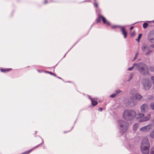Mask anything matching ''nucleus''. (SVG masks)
<instances>
[{
  "instance_id": "nucleus-30",
  "label": "nucleus",
  "mask_w": 154,
  "mask_h": 154,
  "mask_svg": "<svg viewBox=\"0 0 154 154\" xmlns=\"http://www.w3.org/2000/svg\"><path fill=\"white\" fill-rule=\"evenodd\" d=\"M151 79L152 83L154 85V76H152L151 77Z\"/></svg>"
},
{
  "instance_id": "nucleus-1",
  "label": "nucleus",
  "mask_w": 154,
  "mask_h": 154,
  "mask_svg": "<svg viewBox=\"0 0 154 154\" xmlns=\"http://www.w3.org/2000/svg\"><path fill=\"white\" fill-rule=\"evenodd\" d=\"M136 115V112L134 110L130 109L125 110L122 114L124 119L127 121L133 120Z\"/></svg>"
},
{
  "instance_id": "nucleus-4",
  "label": "nucleus",
  "mask_w": 154,
  "mask_h": 154,
  "mask_svg": "<svg viewBox=\"0 0 154 154\" xmlns=\"http://www.w3.org/2000/svg\"><path fill=\"white\" fill-rule=\"evenodd\" d=\"M118 126L120 130V132L123 134L128 130L129 126V124L127 122L122 120L117 121Z\"/></svg>"
},
{
  "instance_id": "nucleus-15",
  "label": "nucleus",
  "mask_w": 154,
  "mask_h": 154,
  "mask_svg": "<svg viewBox=\"0 0 154 154\" xmlns=\"http://www.w3.org/2000/svg\"><path fill=\"white\" fill-rule=\"evenodd\" d=\"M138 125L136 123L135 124H134V125L133 126V130L135 131H136L138 127Z\"/></svg>"
},
{
  "instance_id": "nucleus-31",
  "label": "nucleus",
  "mask_w": 154,
  "mask_h": 154,
  "mask_svg": "<svg viewBox=\"0 0 154 154\" xmlns=\"http://www.w3.org/2000/svg\"><path fill=\"white\" fill-rule=\"evenodd\" d=\"M121 92V91L119 90H117L116 91V95L117 94H119V93H120Z\"/></svg>"
},
{
  "instance_id": "nucleus-2",
  "label": "nucleus",
  "mask_w": 154,
  "mask_h": 154,
  "mask_svg": "<svg viewBox=\"0 0 154 154\" xmlns=\"http://www.w3.org/2000/svg\"><path fill=\"white\" fill-rule=\"evenodd\" d=\"M136 65V69L142 75H144L149 74L148 67L144 63L141 62L138 63H134Z\"/></svg>"
},
{
  "instance_id": "nucleus-7",
  "label": "nucleus",
  "mask_w": 154,
  "mask_h": 154,
  "mask_svg": "<svg viewBox=\"0 0 154 154\" xmlns=\"http://www.w3.org/2000/svg\"><path fill=\"white\" fill-rule=\"evenodd\" d=\"M153 127V125L150 124L141 127L140 128V130L141 132H147L149 131L150 130L152 129Z\"/></svg>"
},
{
  "instance_id": "nucleus-41",
  "label": "nucleus",
  "mask_w": 154,
  "mask_h": 154,
  "mask_svg": "<svg viewBox=\"0 0 154 154\" xmlns=\"http://www.w3.org/2000/svg\"><path fill=\"white\" fill-rule=\"evenodd\" d=\"M48 3L47 2V1H45L44 2L45 4H46Z\"/></svg>"
},
{
  "instance_id": "nucleus-29",
  "label": "nucleus",
  "mask_w": 154,
  "mask_h": 154,
  "mask_svg": "<svg viewBox=\"0 0 154 154\" xmlns=\"http://www.w3.org/2000/svg\"><path fill=\"white\" fill-rule=\"evenodd\" d=\"M116 95L115 93L112 94L110 95V97L111 98H114Z\"/></svg>"
},
{
  "instance_id": "nucleus-36",
  "label": "nucleus",
  "mask_w": 154,
  "mask_h": 154,
  "mask_svg": "<svg viewBox=\"0 0 154 154\" xmlns=\"http://www.w3.org/2000/svg\"><path fill=\"white\" fill-rule=\"evenodd\" d=\"M48 73L51 75H52L54 74V73L51 72H48Z\"/></svg>"
},
{
  "instance_id": "nucleus-43",
  "label": "nucleus",
  "mask_w": 154,
  "mask_h": 154,
  "mask_svg": "<svg viewBox=\"0 0 154 154\" xmlns=\"http://www.w3.org/2000/svg\"><path fill=\"white\" fill-rule=\"evenodd\" d=\"M57 78H59V79H61V78H60V77H58Z\"/></svg>"
},
{
  "instance_id": "nucleus-17",
  "label": "nucleus",
  "mask_w": 154,
  "mask_h": 154,
  "mask_svg": "<svg viewBox=\"0 0 154 154\" xmlns=\"http://www.w3.org/2000/svg\"><path fill=\"white\" fill-rule=\"evenodd\" d=\"M11 69H1L0 70L2 72H5V71H9L10 70H11Z\"/></svg>"
},
{
  "instance_id": "nucleus-6",
  "label": "nucleus",
  "mask_w": 154,
  "mask_h": 154,
  "mask_svg": "<svg viewBox=\"0 0 154 154\" xmlns=\"http://www.w3.org/2000/svg\"><path fill=\"white\" fill-rule=\"evenodd\" d=\"M150 115L148 116H145L144 115L143 113H138L137 116V119H139L138 121L140 122H145L149 120L150 119Z\"/></svg>"
},
{
  "instance_id": "nucleus-42",
  "label": "nucleus",
  "mask_w": 154,
  "mask_h": 154,
  "mask_svg": "<svg viewBox=\"0 0 154 154\" xmlns=\"http://www.w3.org/2000/svg\"><path fill=\"white\" fill-rule=\"evenodd\" d=\"M53 75H54V76H55V77H56V75H55V74H54H54H53Z\"/></svg>"
},
{
  "instance_id": "nucleus-20",
  "label": "nucleus",
  "mask_w": 154,
  "mask_h": 154,
  "mask_svg": "<svg viewBox=\"0 0 154 154\" xmlns=\"http://www.w3.org/2000/svg\"><path fill=\"white\" fill-rule=\"evenodd\" d=\"M142 36V34H140L139 35L138 38L137 39H136V41H137L138 42H139L140 41V39L141 38V36Z\"/></svg>"
},
{
  "instance_id": "nucleus-10",
  "label": "nucleus",
  "mask_w": 154,
  "mask_h": 154,
  "mask_svg": "<svg viewBox=\"0 0 154 154\" xmlns=\"http://www.w3.org/2000/svg\"><path fill=\"white\" fill-rule=\"evenodd\" d=\"M149 108V106L147 104H143L140 107L141 112L142 113H145L148 111Z\"/></svg>"
},
{
  "instance_id": "nucleus-22",
  "label": "nucleus",
  "mask_w": 154,
  "mask_h": 154,
  "mask_svg": "<svg viewBox=\"0 0 154 154\" xmlns=\"http://www.w3.org/2000/svg\"><path fill=\"white\" fill-rule=\"evenodd\" d=\"M150 70L152 72H154V67L153 66H150L149 67Z\"/></svg>"
},
{
  "instance_id": "nucleus-35",
  "label": "nucleus",
  "mask_w": 154,
  "mask_h": 154,
  "mask_svg": "<svg viewBox=\"0 0 154 154\" xmlns=\"http://www.w3.org/2000/svg\"><path fill=\"white\" fill-rule=\"evenodd\" d=\"M94 5L95 6H96V7H98V4L97 3H95L94 4Z\"/></svg>"
},
{
  "instance_id": "nucleus-13",
  "label": "nucleus",
  "mask_w": 154,
  "mask_h": 154,
  "mask_svg": "<svg viewBox=\"0 0 154 154\" xmlns=\"http://www.w3.org/2000/svg\"><path fill=\"white\" fill-rule=\"evenodd\" d=\"M135 96L136 99L138 100H140L142 97V96L141 95L138 94H135Z\"/></svg>"
},
{
  "instance_id": "nucleus-47",
  "label": "nucleus",
  "mask_w": 154,
  "mask_h": 154,
  "mask_svg": "<svg viewBox=\"0 0 154 154\" xmlns=\"http://www.w3.org/2000/svg\"><path fill=\"white\" fill-rule=\"evenodd\" d=\"M136 23H135L134 24H136Z\"/></svg>"
},
{
  "instance_id": "nucleus-44",
  "label": "nucleus",
  "mask_w": 154,
  "mask_h": 154,
  "mask_svg": "<svg viewBox=\"0 0 154 154\" xmlns=\"http://www.w3.org/2000/svg\"><path fill=\"white\" fill-rule=\"evenodd\" d=\"M48 71H45V72H46V73H48Z\"/></svg>"
},
{
  "instance_id": "nucleus-19",
  "label": "nucleus",
  "mask_w": 154,
  "mask_h": 154,
  "mask_svg": "<svg viewBox=\"0 0 154 154\" xmlns=\"http://www.w3.org/2000/svg\"><path fill=\"white\" fill-rule=\"evenodd\" d=\"M133 148V146L128 144V146L127 147V148L130 150L132 151V150Z\"/></svg>"
},
{
  "instance_id": "nucleus-14",
  "label": "nucleus",
  "mask_w": 154,
  "mask_h": 154,
  "mask_svg": "<svg viewBox=\"0 0 154 154\" xmlns=\"http://www.w3.org/2000/svg\"><path fill=\"white\" fill-rule=\"evenodd\" d=\"M147 48V46L145 44H144L142 45V50L143 52H144L146 50Z\"/></svg>"
},
{
  "instance_id": "nucleus-23",
  "label": "nucleus",
  "mask_w": 154,
  "mask_h": 154,
  "mask_svg": "<svg viewBox=\"0 0 154 154\" xmlns=\"http://www.w3.org/2000/svg\"><path fill=\"white\" fill-rule=\"evenodd\" d=\"M151 108L153 110H154V103H152L150 104Z\"/></svg>"
},
{
  "instance_id": "nucleus-24",
  "label": "nucleus",
  "mask_w": 154,
  "mask_h": 154,
  "mask_svg": "<svg viewBox=\"0 0 154 154\" xmlns=\"http://www.w3.org/2000/svg\"><path fill=\"white\" fill-rule=\"evenodd\" d=\"M148 26V24L147 23H144L143 24V27L144 28H146Z\"/></svg>"
},
{
  "instance_id": "nucleus-28",
  "label": "nucleus",
  "mask_w": 154,
  "mask_h": 154,
  "mask_svg": "<svg viewBox=\"0 0 154 154\" xmlns=\"http://www.w3.org/2000/svg\"><path fill=\"white\" fill-rule=\"evenodd\" d=\"M121 26H119L114 25L112 26V28L114 29L116 28L119 27L120 28Z\"/></svg>"
},
{
  "instance_id": "nucleus-27",
  "label": "nucleus",
  "mask_w": 154,
  "mask_h": 154,
  "mask_svg": "<svg viewBox=\"0 0 154 154\" xmlns=\"http://www.w3.org/2000/svg\"><path fill=\"white\" fill-rule=\"evenodd\" d=\"M152 52V50H149L148 52H147L146 54V55H149Z\"/></svg>"
},
{
  "instance_id": "nucleus-5",
  "label": "nucleus",
  "mask_w": 154,
  "mask_h": 154,
  "mask_svg": "<svg viewBox=\"0 0 154 154\" xmlns=\"http://www.w3.org/2000/svg\"><path fill=\"white\" fill-rule=\"evenodd\" d=\"M141 83L143 88L146 91L149 89L151 87V84L148 78L143 79Z\"/></svg>"
},
{
  "instance_id": "nucleus-38",
  "label": "nucleus",
  "mask_w": 154,
  "mask_h": 154,
  "mask_svg": "<svg viewBox=\"0 0 154 154\" xmlns=\"http://www.w3.org/2000/svg\"><path fill=\"white\" fill-rule=\"evenodd\" d=\"M88 97H89V99H90L91 100V101L92 100H93V99L91 98V97H90L89 96Z\"/></svg>"
},
{
  "instance_id": "nucleus-18",
  "label": "nucleus",
  "mask_w": 154,
  "mask_h": 154,
  "mask_svg": "<svg viewBox=\"0 0 154 154\" xmlns=\"http://www.w3.org/2000/svg\"><path fill=\"white\" fill-rule=\"evenodd\" d=\"M150 136L152 138H154V129L150 133Z\"/></svg>"
},
{
  "instance_id": "nucleus-9",
  "label": "nucleus",
  "mask_w": 154,
  "mask_h": 154,
  "mask_svg": "<svg viewBox=\"0 0 154 154\" xmlns=\"http://www.w3.org/2000/svg\"><path fill=\"white\" fill-rule=\"evenodd\" d=\"M135 105V103L132 100V97H131V99L125 103L126 106L128 107L134 106Z\"/></svg>"
},
{
  "instance_id": "nucleus-21",
  "label": "nucleus",
  "mask_w": 154,
  "mask_h": 154,
  "mask_svg": "<svg viewBox=\"0 0 154 154\" xmlns=\"http://www.w3.org/2000/svg\"><path fill=\"white\" fill-rule=\"evenodd\" d=\"M101 18V15L100 14L98 15V18L96 19V20L97 23H98L100 21V19Z\"/></svg>"
},
{
  "instance_id": "nucleus-48",
  "label": "nucleus",
  "mask_w": 154,
  "mask_h": 154,
  "mask_svg": "<svg viewBox=\"0 0 154 154\" xmlns=\"http://www.w3.org/2000/svg\"><path fill=\"white\" fill-rule=\"evenodd\" d=\"M153 22L154 23V20L153 21Z\"/></svg>"
},
{
  "instance_id": "nucleus-46",
  "label": "nucleus",
  "mask_w": 154,
  "mask_h": 154,
  "mask_svg": "<svg viewBox=\"0 0 154 154\" xmlns=\"http://www.w3.org/2000/svg\"><path fill=\"white\" fill-rule=\"evenodd\" d=\"M36 132H36V131L35 132V134L36 133Z\"/></svg>"
},
{
  "instance_id": "nucleus-12",
  "label": "nucleus",
  "mask_w": 154,
  "mask_h": 154,
  "mask_svg": "<svg viewBox=\"0 0 154 154\" xmlns=\"http://www.w3.org/2000/svg\"><path fill=\"white\" fill-rule=\"evenodd\" d=\"M101 17L104 23H106L108 25H110V23L109 21H106V19L103 16L101 15Z\"/></svg>"
},
{
  "instance_id": "nucleus-16",
  "label": "nucleus",
  "mask_w": 154,
  "mask_h": 154,
  "mask_svg": "<svg viewBox=\"0 0 154 154\" xmlns=\"http://www.w3.org/2000/svg\"><path fill=\"white\" fill-rule=\"evenodd\" d=\"M91 102L93 106H96L97 104V102L96 101L94 100L93 99L91 100Z\"/></svg>"
},
{
  "instance_id": "nucleus-34",
  "label": "nucleus",
  "mask_w": 154,
  "mask_h": 154,
  "mask_svg": "<svg viewBox=\"0 0 154 154\" xmlns=\"http://www.w3.org/2000/svg\"><path fill=\"white\" fill-rule=\"evenodd\" d=\"M98 110L100 111H102L103 110V108L101 107L100 108L98 109Z\"/></svg>"
},
{
  "instance_id": "nucleus-37",
  "label": "nucleus",
  "mask_w": 154,
  "mask_h": 154,
  "mask_svg": "<svg viewBox=\"0 0 154 154\" xmlns=\"http://www.w3.org/2000/svg\"><path fill=\"white\" fill-rule=\"evenodd\" d=\"M150 46L152 48H154V44L151 45Z\"/></svg>"
},
{
  "instance_id": "nucleus-26",
  "label": "nucleus",
  "mask_w": 154,
  "mask_h": 154,
  "mask_svg": "<svg viewBox=\"0 0 154 154\" xmlns=\"http://www.w3.org/2000/svg\"><path fill=\"white\" fill-rule=\"evenodd\" d=\"M134 66H135L136 67V65H134V64L133 66H132L131 67H129L128 69V70H131L134 68Z\"/></svg>"
},
{
  "instance_id": "nucleus-11",
  "label": "nucleus",
  "mask_w": 154,
  "mask_h": 154,
  "mask_svg": "<svg viewBox=\"0 0 154 154\" xmlns=\"http://www.w3.org/2000/svg\"><path fill=\"white\" fill-rule=\"evenodd\" d=\"M122 34L124 35V38H126L127 36V33L126 31L124 26H121L120 27Z\"/></svg>"
},
{
  "instance_id": "nucleus-3",
  "label": "nucleus",
  "mask_w": 154,
  "mask_h": 154,
  "mask_svg": "<svg viewBox=\"0 0 154 154\" xmlns=\"http://www.w3.org/2000/svg\"><path fill=\"white\" fill-rule=\"evenodd\" d=\"M150 144L148 139L143 138L141 143V150L143 154H149Z\"/></svg>"
},
{
  "instance_id": "nucleus-45",
  "label": "nucleus",
  "mask_w": 154,
  "mask_h": 154,
  "mask_svg": "<svg viewBox=\"0 0 154 154\" xmlns=\"http://www.w3.org/2000/svg\"><path fill=\"white\" fill-rule=\"evenodd\" d=\"M43 143V140H42V143Z\"/></svg>"
},
{
  "instance_id": "nucleus-39",
  "label": "nucleus",
  "mask_w": 154,
  "mask_h": 154,
  "mask_svg": "<svg viewBox=\"0 0 154 154\" xmlns=\"http://www.w3.org/2000/svg\"><path fill=\"white\" fill-rule=\"evenodd\" d=\"M132 75L131 74V75H130V80L131 79H132Z\"/></svg>"
},
{
  "instance_id": "nucleus-33",
  "label": "nucleus",
  "mask_w": 154,
  "mask_h": 154,
  "mask_svg": "<svg viewBox=\"0 0 154 154\" xmlns=\"http://www.w3.org/2000/svg\"><path fill=\"white\" fill-rule=\"evenodd\" d=\"M135 35V33L134 32H133L131 33V35L132 36H134Z\"/></svg>"
},
{
  "instance_id": "nucleus-40",
  "label": "nucleus",
  "mask_w": 154,
  "mask_h": 154,
  "mask_svg": "<svg viewBox=\"0 0 154 154\" xmlns=\"http://www.w3.org/2000/svg\"><path fill=\"white\" fill-rule=\"evenodd\" d=\"M133 28V26H131V27H130V29L131 30V29H132Z\"/></svg>"
},
{
  "instance_id": "nucleus-8",
  "label": "nucleus",
  "mask_w": 154,
  "mask_h": 154,
  "mask_svg": "<svg viewBox=\"0 0 154 154\" xmlns=\"http://www.w3.org/2000/svg\"><path fill=\"white\" fill-rule=\"evenodd\" d=\"M147 38L148 41L150 43H154V32H150L148 35Z\"/></svg>"
},
{
  "instance_id": "nucleus-25",
  "label": "nucleus",
  "mask_w": 154,
  "mask_h": 154,
  "mask_svg": "<svg viewBox=\"0 0 154 154\" xmlns=\"http://www.w3.org/2000/svg\"><path fill=\"white\" fill-rule=\"evenodd\" d=\"M150 154H154V146L151 148Z\"/></svg>"
},
{
  "instance_id": "nucleus-32",
  "label": "nucleus",
  "mask_w": 154,
  "mask_h": 154,
  "mask_svg": "<svg viewBox=\"0 0 154 154\" xmlns=\"http://www.w3.org/2000/svg\"><path fill=\"white\" fill-rule=\"evenodd\" d=\"M138 52H137L135 54V55L134 57V59H133V60H135L137 57V55L138 54Z\"/></svg>"
}]
</instances>
